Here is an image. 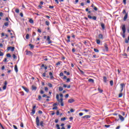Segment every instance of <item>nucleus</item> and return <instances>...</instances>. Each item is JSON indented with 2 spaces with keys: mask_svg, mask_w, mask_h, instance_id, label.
I'll return each mask as SVG.
<instances>
[{
  "mask_svg": "<svg viewBox=\"0 0 129 129\" xmlns=\"http://www.w3.org/2000/svg\"><path fill=\"white\" fill-rule=\"evenodd\" d=\"M4 25L6 26V27H8V26H9V22L5 23Z\"/></svg>",
  "mask_w": 129,
  "mask_h": 129,
  "instance_id": "obj_34",
  "label": "nucleus"
},
{
  "mask_svg": "<svg viewBox=\"0 0 129 129\" xmlns=\"http://www.w3.org/2000/svg\"><path fill=\"white\" fill-rule=\"evenodd\" d=\"M55 109H58V107L57 106H53V107L52 108V110H55Z\"/></svg>",
  "mask_w": 129,
  "mask_h": 129,
  "instance_id": "obj_29",
  "label": "nucleus"
},
{
  "mask_svg": "<svg viewBox=\"0 0 129 129\" xmlns=\"http://www.w3.org/2000/svg\"><path fill=\"white\" fill-rule=\"evenodd\" d=\"M0 56H4V53L2 52L1 50H0Z\"/></svg>",
  "mask_w": 129,
  "mask_h": 129,
  "instance_id": "obj_40",
  "label": "nucleus"
},
{
  "mask_svg": "<svg viewBox=\"0 0 129 129\" xmlns=\"http://www.w3.org/2000/svg\"><path fill=\"white\" fill-rule=\"evenodd\" d=\"M13 127L15 129H18V127H17V126L15 125H13Z\"/></svg>",
  "mask_w": 129,
  "mask_h": 129,
  "instance_id": "obj_60",
  "label": "nucleus"
},
{
  "mask_svg": "<svg viewBox=\"0 0 129 129\" xmlns=\"http://www.w3.org/2000/svg\"><path fill=\"white\" fill-rule=\"evenodd\" d=\"M40 99H42V97L41 96V95H39L38 96V100H40Z\"/></svg>",
  "mask_w": 129,
  "mask_h": 129,
  "instance_id": "obj_51",
  "label": "nucleus"
},
{
  "mask_svg": "<svg viewBox=\"0 0 129 129\" xmlns=\"http://www.w3.org/2000/svg\"><path fill=\"white\" fill-rule=\"evenodd\" d=\"M88 19H92V20H93L94 21H96V19H97L96 16L92 17L90 15H88Z\"/></svg>",
  "mask_w": 129,
  "mask_h": 129,
  "instance_id": "obj_3",
  "label": "nucleus"
},
{
  "mask_svg": "<svg viewBox=\"0 0 129 129\" xmlns=\"http://www.w3.org/2000/svg\"><path fill=\"white\" fill-rule=\"evenodd\" d=\"M40 94H44V91H43V90L40 91Z\"/></svg>",
  "mask_w": 129,
  "mask_h": 129,
  "instance_id": "obj_56",
  "label": "nucleus"
},
{
  "mask_svg": "<svg viewBox=\"0 0 129 129\" xmlns=\"http://www.w3.org/2000/svg\"><path fill=\"white\" fill-rule=\"evenodd\" d=\"M7 50L8 51H10V50H11L12 52H14V51H15V47H12V46L8 47L7 48Z\"/></svg>",
  "mask_w": 129,
  "mask_h": 129,
  "instance_id": "obj_4",
  "label": "nucleus"
},
{
  "mask_svg": "<svg viewBox=\"0 0 129 129\" xmlns=\"http://www.w3.org/2000/svg\"><path fill=\"white\" fill-rule=\"evenodd\" d=\"M29 46L30 47L31 49H34V45L29 44Z\"/></svg>",
  "mask_w": 129,
  "mask_h": 129,
  "instance_id": "obj_26",
  "label": "nucleus"
},
{
  "mask_svg": "<svg viewBox=\"0 0 129 129\" xmlns=\"http://www.w3.org/2000/svg\"><path fill=\"white\" fill-rule=\"evenodd\" d=\"M63 102V98H61L60 99H59V102Z\"/></svg>",
  "mask_w": 129,
  "mask_h": 129,
  "instance_id": "obj_46",
  "label": "nucleus"
},
{
  "mask_svg": "<svg viewBox=\"0 0 129 129\" xmlns=\"http://www.w3.org/2000/svg\"><path fill=\"white\" fill-rule=\"evenodd\" d=\"M122 97V93H120L119 94L118 97Z\"/></svg>",
  "mask_w": 129,
  "mask_h": 129,
  "instance_id": "obj_44",
  "label": "nucleus"
},
{
  "mask_svg": "<svg viewBox=\"0 0 129 129\" xmlns=\"http://www.w3.org/2000/svg\"><path fill=\"white\" fill-rule=\"evenodd\" d=\"M60 120H61L62 121H63L66 120V117L61 118L60 119Z\"/></svg>",
  "mask_w": 129,
  "mask_h": 129,
  "instance_id": "obj_41",
  "label": "nucleus"
},
{
  "mask_svg": "<svg viewBox=\"0 0 129 129\" xmlns=\"http://www.w3.org/2000/svg\"><path fill=\"white\" fill-rule=\"evenodd\" d=\"M104 48L106 52L108 51V45L106 43H104Z\"/></svg>",
  "mask_w": 129,
  "mask_h": 129,
  "instance_id": "obj_6",
  "label": "nucleus"
},
{
  "mask_svg": "<svg viewBox=\"0 0 129 129\" xmlns=\"http://www.w3.org/2000/svg\"><path fill=\"white\" fill-rule=\"evenodd\" d=\"M38 113L39 114H42L43 113V112H42V111H41V110H39V111H38Z\"/></svg>",
  "mask_w": 129,
  "mask_h": 129,
  "instance_id": "obj_58",
  "label": "nucleus"
},
{
  "mask_svg": "<svg viewBox=\"0 0 129 129\" xmlns=\"http://www.w3.org/2000/svg\"><path fill=\"white\" fill-rule=\"evenodd\" d=\"M74 101H75V100L73 99H70L68 100V102L69 103H73V102H74Z\"/></svg>",
  "mask_w": 129,
  "mask_h": 129,
  "instance_id": "obj_11",
  "label": "nucleus"
},
{
  "mask_svg": "<svg viewBox=\"0 0 129 129\" xmlns=\"http://www.w3.org/2000/svg\"><path fill=\"white\" fill-rule=\"evenodd\" d=\"M61 106H64V103L63 102H60Z\"/></svg>",
  "mask_w": 129,
  "mask_h": 129,
  "instance_id": "obj_47",
  "label": "nucleus"
},
{
  "mask_svg": "<svg viewBox=\"0 0 129 129\" xmlns=\"http://www.w3.org/2000/svg\"><path fill=\"white\" fill-rule=\"evenodd\" d=\"M57 105H58V104L57 103H54L53 104V106H57Z\"/></svg>",
  "mask_w": 129,
  "mask_h": 129,
  "instance_id": "obj_61",
  "label": "nucleus"
},
{
  "mask_svg": "<svg viewBox=\"0 0 129 129\" xmlns=\"http://www.w3.org/2000/svg\"><path fill=\"white\" fill-rule=\"evenodd\" d=\"M46 41H48V44H51L52 43V41L50 40V36H48Z\"/></svg>",
  "mask_w": 129,
  "mask_h": 129,
  "instance_id": "obj_9",
  "label": "nucleus"
},
{
  "mask_svg": "<svg viewBox=\"0 0 129 129\" xmlns=\"http://www.w3.org/2000/svg\"><path fill=\"white\" fill-rule=\"evenodd\" d=\"M20 93L22 96H24V95H25V93H24V92H20Z\"/></svg>",
  "mask_w": 129,
  "mask_h": 129,
  "instance_id": "obj_36",
  "label": "nucleus"
},
{
  "mask_svg": "<svg viewBox=\"0 0 129 129\" xmlns=\"http://www.w3.org/2000/svg\"><path fill=\"white\" fill-rule=\"evenodd\" d=\"M104 126L105 127H109V126H110V125H105Z\"/></svg>",
  "mask_w": 129,
  "mask_h": 129,
  "instance_id": "obj_59",
  "label": "nucleus"
},
{
  "mask_svg": "<svg viewBox=\"0 0 129 129\" xmlns=\"http://www.w3.org/2000/svg\"><path fill=\"white\" fill-rule=\"evenodd\" d=\"M49 9H54V6H49Z\"/></svg>",
  "mask_w": 129,
  "mask_h": 129,
  "instance_id": "obj_62",
  "label": "nucleus"
},
{
  "mask_svg": "<svg viewBox=\"0 0 129 129\" xmlns=\"http://www.w3.org/2000/svg\"><path fill=\"white\" fill-rule=\"evenodd\" d=\"M59 76L60 77L64 76V74H63V73H60L59 74Z\"/></svg>",
  "mask_w": 129,
  "mask_h": 129,
  "instance_id": "obj_52",
  "label": "nucleus"
},
{
  "mask_svg": "<svg viewBox=\"0 0 129 129\" xmlns=\"http://www.w3.org/2000/svg\"><path fill=\"white\" fill-rule=\"evenodd\" d=\"M15 71L16 73L18 72V66H17V65L15 66Z\"/></svg>",
  "mask_w": 129,
  "mask_h": 129,
  "instance_id": "obj_20",
  "label": "nucleus"
},
{
  "mask_svg": "<svg viewBox=\"0 0 129 129\" xmlns=\"http://www.w3.org/2000/svg\"><path fill=\"white\" fill-rule=\"evenodd\" d=\"M7 57H8V58H11V57H12V55H11V54L10 53H8L7 55H6Z\"/></svg>",
  "mask_w": 129,
  "mask_h": 129,
  "instance_id": "obj_31",
  "label": "nucleus"
},
{
  "mask_svg": "<svg viewBox=\"0 0 129 129\" xmlns=\"http://www.w3.org/2000/svg\"><path fill=\"white\" fill-rule=\"evenodd\" d=\"M56 127H57V129H61L60 128V126L58 124H56Z\"/></svg>",
  "mask_w": 129,
  "mask_h": 129,
  "instance_id": "obj_42",
  "label": "nucleus"
},
{
  "mask_svg": "<svg viewBox=\"0 0 129 129\" xmlns=\"http://www.w3.org/2000/svg\"><path fill=\"white\" fill-rule=\"evenodd\" d=\"M32 90H37V87L34 85L32 86Z\"/></svg>",
  "mask_w": 129,
  "mask_h": 129,
  "instance_id": "obj_15",
  "label": "nucleus"
},
{
  "mask_svg": "<svg viewBox=\"0 0 129 129\" xmlns=\"http://www.w3.org/2000/svg\"><path fill=\"white\" fill-rule=\"evenodd\" d=\"M35 112H36V110L32 109V112H31V114H32V115H33V114H35Z\"/></svg>",
  "mask_w": 129,
  "mask_h": 129,
  "instance_id": "obj_16",
  "label": "nucleus"
},
{
  "mask_svg": "<svg viewBox=\"0 0 129 129\" xmlns=\"http://www.w3.org/2000/svg\"><path fill=\"white\" fill-rule=\"evenodd\" d=\"M94 51L95 52H96V53H98V52H99V50H98V49H96V48H94Z\"/></svg>",
  "mask_w": 129,
  "mask_h": 129,
  "instance_id": "obj_30",
  "label": "nucleus"
},
{
  "mask_svg": "<svg viewBox=\"0 0 129 129\" xmlns=\"http://www.w3.org/2000/svg\"><path fill=\"white\" fill-rule=\"evenodd\" d=\"M13 58H14V59H17V56H16V54H13Z\"/></svg>",
  "mask_w": 129,
  "mask_h": 129,
  "instance_id": "obj_37",
  "label": "nucleus"
},
{
  "mask_svg": "<svg viewBox=\"0 0 129 129\" xmlns=\"http://www.w3.org/2000/svg\"><path fill=\"white\" fill-rule=\"evenodd\" d=\"M22 88L23 89H24V90H25V91H26V92L28 93L29 90L28 88H26V87L25 86H22Z\"/></svg>",
  "mask_w": 129,
  "mask_h": 129,
  "instance_id": "obj_8",
  "label": "nucleus"
},
{
  "mask_svg": "<svg viewBox=\"0 0 129 129\" xmlns=\"http://www.w3.org/2000/svg\"><path fill=\"white\" fill-rule=\"evenodd\" d=\"M103 80H104V82H105V83H106V80H107V78H106V77H103Z\"/></svg>",
  "mask_w": 129,
  "mask_h": 129,
  "instance_id": "obj_28",
  "label": "nucleus"
},
{
  "mask_svg": "<svg viewBox=\"0 0 129 129\" xmlns=\"http://www.w3.org/2000/svg\"><path fill=\"white\" fill-rule=\"evenodd\" d=\"M121 28L123 33H125V31H126V29L125 28V25H124V24L122 25L121 26Z\"/></svg>",
  "mask_w": 129,
  "mask_h": 129,
  "instance_id": "obj_2",
  "label": "nucleus"
},
{
  "mask_svg": "<svg viewBox=\"0 0 129 129\" xmlns=\"http://www.w3.org/2000/svg\"><path fill=\"white\" fill-rule=\"evenodd\" d=\"M83 118H90V115H85L84 116L82 117Z\"/></svg>",
  "mask_w": 129,
  "mask_h": 129,
  "instance_id": "obj_14",
  "label": "nucleus"
},
{
  "mask_svg": "<svg viewBox=\"0 0 129 129\" xmlns=\"http://www.w3.org/2000/svg\"><path fill=\"white\" fill-rule=\"evenodd\" d=\"M15 12H16V13H17V14H19V13H20V10H19L18 9H16Z\"/></svg>",
  "mask_w": 129,
  "mask_h": 129,
  "instance_id": "obj_35",
  "label": "nucleus"
},
{
  "mask_svg": "<svg viewBox=\"0 0 129 129\" xmlns=\"http://www.w3.org/2000/svg\"><path fill=\"white\" fill-rule=\"evenodd\" d=\"M89 82H91L92 83H93L94 82V80L92 79H89L88 80Z\"/></svg>",
  "mask_w": 129,
  "mask_h": 129,
  "instance_id": "obj_18",
  "label": "nucleus"
},
{
  "mask_svg": "<svg viewBox=\"0 0 129 129\" xmlns=\"http://www.w3.org/2000/svg\"><path fill=\"white\" fill-rule=\"evenodd\" d=\"M3 88V90H6V89H7V86H4Z\"/></svg>",
  "mask_w": 129,
  "mask_h": 129,
  "instance_id": "obj_43",
  "label": "nucleus"
},
{
  "mask_svg": "<svg viewBox=\"0 0 129 129\" xmlns=\"http://www.w3.org/2000/svg\"><path fill=\"white\" fill-rule=\"evenodd\" d=\"M64 73H66L67 74V75H70V73H69L66 71H64Z\"/></svg>",
  "mask_w": 129,
  "mask_h": 129,
  "instance_id": "obj_32",
  "label": "nucleus"
},
{
  "mask_svg": "<svg viewBox=\"0 0 129 129\" xmlns=\"http://www.w3.org/2000/svg\"><path fill=\"white\" fill-rule=\"evenodd\" d=\"M60 64H61V61H58L57 63H56V65L58 66V65H60Z\"/></svg>",
  "mask_w": 129,
  "mask_h": 129,
  "instance_id": "obj_55",
  "label": "nucleus"
},
{
  "mask_svg": "<svg viewBox=\"0 0 129 129\" xmlns=\"http://www.w3.org/2000/svg\"><path fill=\"white\" fill-rule=\"evenodd\" d=\"M29 23H30V24H34V20H33L32 19H30L29 20Z\"/></svg>",
  "mask_w": 129,
  "mask_h": 129,
  "instance_id": "obj_24",
  "label": "nucleus"
},
{
  "mask_svg": "<svg viewBox=\"0 0 129 129\" xmlns=\"http://www.w3.org/2000/svg\"><path fill=\"white\" fill-rule=\"evenodd\" d=\"M101 27L103 30H104L105 29V27H104V24L103 23L101 24Z\"/></svg>",
  "mask_w": 129,
  "mask_h": 129,
  "instance_id": "obj_17",
  "label": "nucleus"
},
{
  "mask_svg": "<svg viewBox=\"0 0 129 129\" xmlns=\"http://www.w3.org/2000/svg\"><path fill=\"white\" fill-rule=\"evenodd\" d=\"M98 39H100L101 40H103V35L101 34H99Z\"/></svg>",
  "mask_w": 129,
  "mask_h": 129,
  "instance_id": "obj_10",
  "label": "nucleus"
},
{
  "mask_svg": "<svg viewBox=\"0 0 129 129\" xmlns=\"http://www.w3.org/2000/svg\"><path fill=\"white\" fill-rule=\"evenodd\" d=\"M98 90L100 93H102V92H103V90H101L99 87L98 88Z\"/></svg>",
  "mask_w": 129,
  "mask_h": 129,
  "instance_id": "obj_19",
  "label": "nucleus"
},
{
  "mask_svg": "<svg viewBox=\"0 0 129 129\" xmlns=\"http://www.w3.org/2000/svg\"><path fill=\"white\" fill-rule=\"evenodd\" d=\"M59 91H63V87H59L58 89Z\"/></svg>",
  "mask_w": 129,
  "mask_h": 129,
  "instance_id": "obj_27",
  "label": "nucleus"
},
{
  "mask_svg": "<svg viewBox=\"0 0 129 129\" xmlns=\"http://www.w3.org/2000/svg\"><path fill=\"white\" fill-rule=\"evenodd\" d=\"M123 3L124 5H126V0H123Z\"/></svg>",
  "mask_w": 129,
  "mask_h": 129,
  "instance_id": "obj_53",
  "label": "nucleus"
},
{
  "mask_svg": "<svg viewBox=\"0 0 129 129\" xmlns=\"http://www.w3.org/2000/svg\"><path fill=\"white\" fill-rule=\"evenodd\" d=\"M96 43H97V44H98V45H99V44H100V40L96 39Z\"/></svg>",
  "mask_w": 129,
  "mask_h": 129,
  "instance_id": "obj_21",
  "label": "nucleus"
},
{
  "mask_svg": "<svg viewBox=\"0 0 129 129\" xmlns=\"http://www.w3.org/2000/svg\"><path fill=\"white\" fill-rule=\"evenodd\" d=\"M45 24H46L47 26H49V22L46 21V22H45Z\"/></svg>",
  "mask_w": 129,
  "mask_h": 129,
  "instance_id": "obj_50",
  "label": "nucleus"
},
{
  "mask_svg": "<svg viewBox=\"0 0 129 129\" xmlns=\"http://www.w3.org/2000/svg\"><path fill=\"white\" fill-rule=\"evenodd\" d=\"M110 84L111 86H112V85H113V81H112V80L110 81Z\"/></svg>",
  "mask_w": 129,
  "mask_h": 129,
  "instance_id": "obj_33",
  "label": "nucleus"
},
{
  "mask_svg": "<svg viewBox=\"0 0 129 129\" xmlns=\"http://www.w3.org/2000/svg\"><path fill=\"white\" fill-rule=\"evenodd\" d=\"M0 127L2 129H5V127H4V126H3V124L0 122Z\"/></svg>",
  "mask_w": 129,
  "mask_h": 129,
  "instance_id": "obj_38",
  "label": "nucleus"
},
{
  "mask_svg": "<svg viewBox=\"0 0 129 129\" xmlns=\"http://www.w3.org/2000/svg\"><path fill=\"white\" fill-rule=\"evenodd\" d=\"M118 117H119V119L121 120V121H123V120H124V117L122 116L121 115L119 114Z\"/></svg>",
  "mask_w": 129,
  "mask_h": 129,
  "instance_id": "obj_5",
  "label": "nucleus"
},
{
  "mask_svg": "<svg viewBox=\"0 0 129 129\" xmlns=\"http://www.w3.org/2000/svg\"><path fill=\"white\" fill-rule=\"evenodd\" d=\"M120 86H121V92H122V90H123V86H124V84H120Z\"/></svg>",
  "mask_w": 129,
  "mask_h": 129,
  "instance_id": "obj_13",
  "label": "nucleus"
},
{
  "mask_svg": "<svg viewBox=\"0 0 129 129\" xmlns=\"http://www.w3.org/2000/svg\"><path fill=\"white\" fill-rule=\"evenodd\" d=\"M70 111H71V112H73L74 111V109H71Z\"/></svg>",
  "mask_w": 129,
  "mask_h": 129,
  "instance_id": "obj_63",
  "label": "nucleus"
},
{
  "mask_svg": "<svg viewBox=\"0 0 129 129\" xmlns=\"http://www.w3.org/2000/svg\"><path fill=\"white\" fill-rule=\"evenodd\" d=\"M67 38H68L67 42H68V43H69V42L71 41H70V36L68 35V36H67Z\"/></svg>",
  "mask_w": 129,
  "mask_h": 129,
  "instance_id": "obj_22",
  "label": "nucleus"
},
{
  "mask_svg": "<svg viewBox=\"0 0 129 129\" xmlns=\"http://www.w3.org/2000/svg\"><path fill=\"white\" fill-rule=\"evenodd\" d=\"M56 99H57V101L60 102V100L59 99V95L58 94L56 95Z\"/></svg>",
  "mask_w": 129,
  "mask_h": 129,
  "instance_id": "obj_25",
  "label": "nucleus"
},
{
  "mask_svg": "<svg viewBox=\"0 0 129 129\" xmlns=\"http://www.w3.org/2000/svg\"><path fill=\"white\" fill-rule=\"evenodd\" d=\"M128 16V13H125V15L123 18V21H126Z\"/></svg>",
  "mask_w": 129,
  "mask_h": 129,
  "instance_id": "obj_7",
  "label": "nucleus"
},
{
  "mask_svg": "<svg viewBox=\"0 0 129 129\" xmlns=\"http://www.w3.org/2000/svg\"><path fill=\"white\" fill-rule=\"evenodd\" d=\"M36 125L37 126H39L40 125H41V126H44V125H43L44 124V121H41L40 122V119H39L38 116L36 117Z\"/></svg>",
  "mask_w": 129,
  "mask_h": 129,
  "instance_id": "obj_1",
  "label": "nucleus"
},
{
  "mask_svg": "<svg viewBox=\"0 0 129 129\" xmlns=\"http://www.w3.org/2000/svg\"><path fill=\"white\" fill-rule=\"evenodd\" d=\"M42 76H43V77H46V73H43Z\"/></svg>",
  "mask_w": 129,
  "mask_h": 129,
  "instance_id": "obj_54",
  "label": "nucleus"
},
{
  "mask_svg": "<svg viewBox=\"0 0 129 129\" xmlns=\"http://www.w3.org/2000/svg\"><path fill=\"white\" fill-rule=\"evenodd\" d=\"M6 21H7V22H8V23H10V21L9 20V18L7 17L5 19Z\"/></svg>",
  "mask_w": 129,
  "mask_h": 129,
  "instance_id": "obj_48",
  "label": "nucleus"
},
{
  "mask_svg": "<svg viewBox=\"0 0 129 129\" xmlns=\"http://www.w3.org/2000/svg\"><path fill=\"white\" fill-rule=\"evenodd\" d=\"M94 11H97L98 9L96 8V7H95L94 8Z\"/></svg>",
  "mask_w": 129,
  "mask_h": 129,
  "instance_id": "obj_64",
  "label": "nucleus"
},
{
  "mask_svg": "<svg viewBox=\"0 0 129 129\" xmlns=\"http://www.w3.org/2000/svg\"><path fill=\"white\" fill-rule=\"evenodd\" d=\"M20 126L21 127H24V123H23V122H21L20 124Z\"/></svg>",
  "mask_w": 129,
  "mask_h": 129,
  "instance_id": "obj_45",
  "label": "nucleus"
},
{
  "mask_svg": "<svg viewBox=\"0 0 129 129\" xmlns=\"http://www.w3.org/2000/svg\"><path fill=\"white\" fill-rule=\"evenodd\" d=\"M48 86H49V87H52L53 86V85H52V84L49 83L48 84Z\"/></svg>",
  "mask_w": 129,
  "mask_h": 129,
  "instance_id": "obj_49",
  "label": "nucleus"
},
{
  "mask_svg": "<svg viewBox=\"0 0 129 129\" xmlns=\"http://www.w3.org/2000/svg\"><path fill=\"white\" fill-rule=\"evenodd\" d=\"M49 76H50V79H54V77L53 76L52 72H49Z\"/></svg>",
  "mask_w": 129,
  "mask_h": 129,
  "instance_id": "obj_12",
  "label": "nucleus"
},
{
  "mask_svg": "<svg viewBox=\"0 0 129 129\" xmlns=\"http://www.w3.org/2000/svg\"><path fill=\"white\" fill-rule=\"evenodd\" d=\"M4 16V13L3 12H0V17H3Z\"/></svg>",
  "mask_w": 129,
  "mask_h": 129,
  "instance_id": "obj_57",
  "label": "nucleus"
},
{
  "mask_svg": "<svg viewBox=\"0 0 129 129\" xmlns=\"http://www.w3.org/2000/svg\"><path fill=\"white\" fill-rule=\"evenodd\" d=\"M29 38H30V35H29V34H27L26 35V39L27 40H29Z\"/></svg>",
  "mask_w": 129,
  "mask_h": 129,
  "instance_id": "obj_23",
  "label": "nucleus"
},
{
  "mask_svg": "<svg viewBox=\"0 0 129 129\" xmlns=\"http://www.w3.org/2000/svg\"><path fill=\"white\" fill-rule=\"evenodd\" d=\"M82 111H85V112H88V111H89V110H88V109H83V110H82Z\"/></svg>",
  "mask_w": 129,
  "mask_h": 129,
  "instance_id": "obj_39",
  "label": "nucleus"
}]
</instances>
